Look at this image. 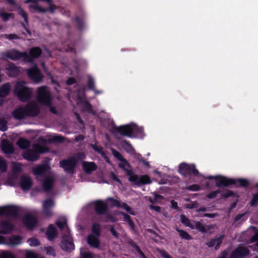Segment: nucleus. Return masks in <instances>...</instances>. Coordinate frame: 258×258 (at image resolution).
<instances>
[{"label": "nucleus", "mask_w": 258, "mask_h": 258, "mask_svg": "<svg viewBox=\"0 0 258 258\" xmlns=\"http://www.w3.org/2000/svg\"><path fill=\"white\" fill-rule=\"evenodd\" d=\"M118 166L125 172L126 175L129 176L128 180L134 183L138 186L150 184L152 182L150 177L148 175H142L139 176L135 174L133 170L125 167V165L122 163H119Z\"/></svg>", "instance_id": "obj_1"}, {"label": "nucleus", "mask_w": 258, "mask_h": 258, "mask_svg": "<svg viewBox=\"0 0 258 258\" xmlns=\"http://www.w3.org/2000/svg\"><path fill=\"white\" fill-rule=\"evenodd\" d=\"M48 151L49 148L47 146L35 143L33 145L32 149L27 150L23 154V157L28 161H35L39 158V154Z\"/></svg>", "instance_id": "obj_2"}, {"label": "nucleus", "mask_w": 258, "mask_h": 258, "mask_svg": "<svg viewBox=\"0 0 258 258\" xmlns=\"http://www.w3.org/2000/svg\"><path fill=\"white\" fill-rule=\"evenodd\" d=\"M14 93L21 101L26 102L31 99L32 90L26 86L25 82L20 81L16 83Z\"/></svg>", "instance_id": "obj_3"}, {"label": "nucleus", "mask_w": 258, "mask_h": 258, "mask_svg": "<svg viewBox=\"0 0 258 258\" xmlns=\"http://www.w3.org/2000/svg\"><path fill=\"white\" fill-rule=\"evenodd\" d=\"M83 154L79 153L77 156H71L67 159H63L59 162V166L63 169L65 172L70 174L75 173V168L78 160L82 158Z\"/></svg>", "instance_id": "obj_4"}, {"label": "nucleus", "mask_w": 258, "mask_h": 258, "mask_svg": "<svg viewBox=\"0 0 258 258\" xmlns=\"http://www.w3.org/2000/svg\"><path fill=\"white\" fill-rule=\"evenodd\" d=\"M178 172L186 177L187 176H198L199 172L194 164H188L182 162L178 166Z\"/></svg>", "instance_id": "obj_5"}, {"label": "nucleus", "mask_w": 258, "mask_h": 258, "mask_svg": "<svg viewBox=\"0 0 258 258\" xmlns=\"http://www.w3.org/2000/svg\"><path fill=\"white\" fill-rule=\"evenodd\" d=\"M51 99L50 92L45 86H42L38 88L37 100L40 104L50 106Z\"/></svg>", "instance_id": "obj_6"}, {"label": "nucleus", "mask_w": 258, "mask_h": 258, "mask_svg": "<svg viewBox=\"0 0 258 258\" xmlns=\"http://www.w3.org/2000/svg\"><path fill=\"white\" fill-rule=\"evenodd\" d=\"M5 56L13 60H18L21 58L23 59V61L25 62V59L29 58L27 55V52L24 51L21 52L17 49H13L10 51L6 52Z\"/></svg>", "instance_id": "obj_7"}, {"label": "nucleus", "mask_w": 258, "mask_h": 258, "mask_svg": "<svg viewBox=\"0 0 258 258\" xmlns=\"http://www.w3.org/2000/svg\"><path fill=\"white\" fill-rule=\"evenodd\" d=\"M250 252L248 247L240 244L231 252L229 258H244L248 255Z\"/></svg>", "instance_id": "obj_8"}, {"label": "nucleus", "mask_w": 258, "mask_h": 258, "mask_svg": "<svg viewBox=\"0 0 258 258\" xmlns=\"http://www.w3.org/2000/svg\"><path fill=\"white\" fill-rule=\"evenodd\" d=\"M106 201L111 207L122 208L130 214L135 215V213L132 209L125 203H121L120 201L116 200L112 197L108 198Z\"/></svg>", "instance_id": "obj_9"}, {"label": "nucleus", "mask_w": 258, "mask_h": 258, "mask_svg": "<svg viewBox=\"0 0 258 258\" xmlns=\"http://www.w3.org/2000/svg\"><path fill=\"white\" fill-rule=\"evenodd\" d=\"M114 130L122 136L130 138L134 137V127L133 125L131 124H127L119 126H115Z\"/></svg>", "instance_id": "obj_10"}, {"label": "nucleus", "mask_w": 258, "mask_h": 258, "mask_svg": "<svg viewBox=\"0 0 258 258\" xmlns=\"http://www.w3.org/2000/svg\"><path fill=\"white\" fill-rule=\"evenodd\" d=\"M216 185L217 187H228L236 184L235 179L222 175H216Z\"/></svg>", "instance_id": "obj_11"}, {"label": "nucleus", "mask_w": 258, "mask_h": 258, "mask_svg": "<svg viewBox=\"0 0 258 258\" xmlns=\"http://www.w3.org/2000/svg\"><path fill=\"white\" fill-rule=\"evenodd\" d=\"M24 108L26 109V115L29 117L36 116L40 111L39 106L34 101L28 102Z\"/></svg>", "instance_id": "obj_12"}, {"label": "nucleus", "mask_w": 258, "mask_h": 258, "mask_svg": "<svg viewBox=\"0 0 258 258\" xmlns=\"http://www.w3.org/2000/svg\"><path fill=\"white\" fill-rule=\"evenodd\" d=\"M27 74L28 77L36 83L41 82L43 78V76L36 67L28 69Z\"/></svg>", "instance_id": "obj_13"}, {"label": "nucleus", "mask_w": 258, "mask_h": 258, "mask_svg": "<svg viewBox=\"0 0 258 258\" xmlns=\"http://www.w3.org/2000/svg\"><path fill=\"white\" fill-rule=\"evenodd\" d=\"M24 225L29 230H32L37 224L38 220L37 218L30 214H26L23 219Z\"/></svg>", "instance_id": "obj_14"}, {"label": "nucleus", "mask_w": 258, "mask_h": 258, "mask_svg": "<svg viewBox=\"0 0 258 258\" xmlns=\"http://www.w3.org/2000/svg\"><path fill=\"white\" fill-rule=\"evenodd\" d=\"M42 49L38 46L33 47L29 50V54L27 53L29 58L25 59V62L32 63L34 58H39L42 54Z\"/></svg>", "instance_id": "obj_15"}, {"label": "nucleus", "mask_w": 258, "mask_h": 258, "mask_svg": "<svg viewBox=\"0 0 258 258\" xmlns=\"http://www.w3.org/2000/svg\"><path fill=\"white\" fill-rule=\"evenodd\" d=\"M94 208L96 213L99 215H104L108 211L107 204L101 200L95 202Z\"/></svg>", "instance_id": "obj_16"}, {"label": "nucleus", "mask_w": 258, "mask_h": 258, "mask_svg": "<svg viewBox=\"0 0 258 258\" xmlns=\"http://www.w3.org/2000/svg\"><path fill=\"white\" fill-rule=\"evenodd\" d=\"M50 169L47 164H42L36 165L32 169L33 173L36 176H43Z\"/></svg>", "instance_id": "obj_17"}, {"label": "nucleus", "mask_w": 258, "mask_h": 258, "mask_svg": "<svg viewBox=\"0 0 258 258\" xmlns=\"http://www.w3.org/2000/svg\"><path fill=\"white\" fill-rule=\"evenodd\" d=\"M20 184L23 190H28L31 188L33 184V181L30 176L22 175L20 179Z\"/></svg>", "instance_id": "obj_18"}, {"label": "nucleus", "mask_w": 258, "mask_h": 258, "mask_svg": "<svg viewBox=\"0 0 258 258\" xmlns=\"http://www.w3.org/2000/svg\"><path fill=\"white\" fill-rule=\"evenodd\" d=\"M61 248L68 252H71L75 248L73 240L70 237L63 238L61 242Z\"/></svg>", "instance_id": "obj_19"}, {"label": "nucleus", "mask_w": 258, "mask_h": 258, "mask_svg": "<svg viewBox=\"0 0 258 258\" xmlns=\"http://www.w3.org/2000/svg\"><path fill=\"white\" fill-rule=\"evenodd\" d=\"M87 242L89 245L94 248H99L100 245V241L99 236H96L94 234H89Z\"/></svg>", "instance_id": "obj_20"}, {"label": "nucleus", "mask_w": 258, "mask_h": 258, "mask_svg": "<svg viewBox=\"0 0 258 258\" xmlns=\"http://www.w3.org/2000/svg\"><path fill=\"white\" fill-rule=\"evenodd\" d=\"M4 212L5 216L16 217L18 216L19 210L16 206L10 205L4 206Z\"/></svg>", "instance_id": "obj_21"}, {"label": "nucleus", "mask_w": 258, "mask_h": 258, "mask_svg": "<svg viewBox=\"0 0 258 258\" xmlns=\"http://www.w3.org/2000/svg\"><path fill=\"white\" fill-rule=\"evenodd\" d=\"M82 168L86 174H89L95 171L97 166L94 162L84 161L82 163Z\"/></svg>", "instance_id": "obj_22"}, {"label": "nucleus", "mask_w": 258, "mask_h": 258, "mask_svg": "<svg viewBox=\"0 0 258 258\" xmlns=\"http://www.w3.org/2000/svg\"><path fill=\"white\" fill-rule=\"evenodd\" d=\"M12 115L16 119L21 120L27 116L26 109L24 107L20 106L12 112Z\"/></svg>", "instance_id": "obj_23"}, {"label": "nucleus", "mask_w": 258, "mask_h": 258, "mask_svg": "<svg viewBox=\"0 0 258 258\" xmlns=\"http://www.w3.org/2000/svg\"><path fill=\"white\" fill-rule=\"evenodd\" d=\"M1 148L5 154H12L14 152L13 145L7 140L2 141Z\"/></svg>", "instance_id": "obj_24"}, {"label": "nucleus", "mask_w": 258, "mask_h": 258, "mask_svg": "<svg viewBox=\"0 0 258 258\" xmlns=\"http://www.w3.org/2000/svg\"><path fill=\"white\" fill-rule=\"evenodd\" d=\"M224 237V235H221L218 238L212 239L206 243V245L209 247H212L215 245V249L217 250L221 245Z\"/></svg>", "instance_id": "obj_25"}, {"label": "nucleus", "mask_w": 258, "mask_h": 258, "mask_svg": "<svg viewBox=\"0 0 258 258\" xmlns=\"http://www.w3.org/2000/svg\"><path fill=\"white\" fill-rule=\"evenodd\" d=\"M1 227L2 230H0V234H7L12 232L14 229V225L11 222L4 221L1 224Z\"/></svg>", "instance_id": "obj_26"}, {"label": "nucleus", "mask_w": 258, "mask_h": 258, "mask_svg": "<svg viewBox=\"0 0 258 258\" xmlns=\"http://www.w3.org/2000/svg\"><path fill=\"white\" fill-rule=\"evenodd\" d=\"M8 75L12 77L18 76L20 73V70L14 63H10L6 67Z\"/></svg>", "instance_id": "obj_27"}, {"label": "nucleus", "mask_w": 258, "mask_h": 258, "mask_svg": "<svg viewBox=\"0 0 258 258\" xmlns=\"http://www.w3.org/2000/svg\"><path fill=\"white\" fill-rule=\"evenodd\" d=\"M53 184V179L50 176H46L44 178L42 186L46 192H49L52 188Z\"/></svg>", "instance_id": "obj_28"}, {"label": "nucleus", "mask_w": 258, "mask_h": 258, "mask_svg": "<svg viewBox=\"0 0 258 258\" xmlns=\"http://www.w3.org/2000/svg\"><path fill=\"white\" fill-rule=\"evenodd\" d=\"M57 235V231L55 227L52 224L49 225L46 231V235L48 239L52 240L56 237Z\"/></svg>", "instance_id": "obj_29"}, {"label": "nucleus", "mask_w": 258, "mask_h": 258, "mask_svg": "<svg viewBox=\"0 0 258 258\" xmlns=\"http://www.w3.org/2000/svg\"><path fill=\"white\" fill-rule=\"evenodd\" d=\"M112 153L116 159H117L119 161L121 162L120 163H122L125 165V167H126V166L128 168L131 167V164L118 151H116L115 149H112Z\"/></svg>", "instance_id": "obj_30"}, {"label": "nucleus", "mask_w": 258, "mask_h": 258, "mask_svg": "<svg viewBox=\"0 0 258 258\" xmlns=\"http://www.w3.org/2000/svg\"><path fill=\"white\" fill-rule=\"evenodd\" d=\"M121 144L122 147L126 152L132 154L135 153V149L129 141L123 140Z\"/></svg>", "instance_id": "obj_31"}, {"label": "nucleus", "mask_w": 258, "mask_h": 258, "mask_svg": "<svg viewBox=\"0 0 258 258\" xmlns=\"http://www.w3.org/2000/svg\"><path fill=\"white\" fill-rule=\"evenodd\" d=\"M11 87L10 83H7L0 87V97L4 98L6 97L10 93Z\"/></svg>", "instance_id": "obj_32"}, {"label": "nucleus", "mask_w": 258, "mask_h": 258, "mask_svg": "<svg viewBox=\"0 0 258 258\" xmlns=\"http://www.w3.org/2000/svg\"><path fill=\"white\" fill-rule=\"evenodd\" d=\"M195 228L198 230L202 233H206L208 230H210L211 227L209 225H203L200 221H196L194 225Z\"/></svg>", "instance_id": "obj_33"}, {"label": "nucleus", "mask_w": 258, "mask_h": 258, "mask_svg": "<svg viewBox=\"0 0 258 258\" xmlns=\"http://www.w3.org/2000/svg\"><path fill=\"white\" fill-rule=\"evenodd\" d=\"M121 215L123 217V221L127 223L128 225L130 227V229L131 230H134L135 229V224L134 222L133 221L131 216L128 215V214H126L124 212H121Z\"/></svg>", "instance_id": "obj_34"}, {"label": "nucleus", "mask_w": 258, "mask_h": 258, "mask_svg": "<svg viewBox=\"0 0 258 258\" xmlns=\"http://www.w3.org/2000/svg\"><path fill=\"white\" fill-rule=\"evenodd\" d=\"M17 144L20 149H25L30 146V142L25 138H21L18 140Z\"/></svg>", "instance_id": "obj_35"}, {"label": "nucleus", "mask_w": 258, "mask_h": 258, "mask_svg": "<svg viewBox=\"0 0 258 258\" xmlns=\"http://www.w3.org/2000/svg\"><path fill=\"white\" fill-rule=\"evenodd\" d=\"M236 181V184H234L236 187H242L244 188H247L249 185L248 180L245 178H238Z\"/></svg>", "instance_id": "obj_36"}, {"label": "nucleus", "mask_w": 258, "mask_h": 258, "mask_svg": "<svg viewBox=\"0 0 258 258\" xmlns=\"http://www.w3.org/2000/svg\"><path fill=\"white\" fill-rule=\"evenodd\" d=\"M92 233L91 234H94L97 236H100L101 227L100 224L98 223H94L92 226Z\"/></svg>", "instance_id": "obj_37"}, {"label": "nucleus", "mask_w": 258, "mask_h": 258, "mask_svg": "<svg viewBox=\"0 0 258 258\" xmlns=\"http://www.w3.org/2000/svg\"><path fill=\"white\" fill-rule=\"evenodd\" d=\"M180 221L181 223L186 227H188L192 229H195L194 225L191 223L190 220L187 218L184 215H180Z\"/></svg>", "instance_id": "obj_38"}, {"label": "nucleus", "mask_w": 258, "mask_h": 258, "mask_svg": "<svg viewBox=\"0 0 258 258\" xmlns=\"http://www.w3.org/2000/svg\"><path fill=\"white\" fill-rule=\"evenodd\" d=\"M176 230L178 232L180 237L182 239L187 240H189L192 239V237L186 231L180 229L178 228H176Z\"/></svg>", "instance_id": "obj_39"}, {"label": "nucleus", "mask_w": 258, "mask_h": 258, "mask_svg": "<svg viewBox=\"0 0 258 258\" xmlns=\"http://www.w3.org/2000/svg\"><path fill=\"white\" fill-rule=\"evenodd\" d=\"M22 238L20 236H13L10 238L9 243L11 245H15L21 243Z\"/></svg>", "instance_id": "obj_40"}, {"label": "nucleus", "mask_w": 258, "mask_h": 258, "mask_svg": "<svg viewBox=\"0 0 258 258\" xmlns=\"http://www.w3.org/2000/svg\"><path fill=\"white\" fill-rule=\"evenodd\" d=\"M29 8L31 9H33L36 11H37L39 13H46V10H45V8H42L37 3L30 5Z\"/></svg>", "instance_id": "obj_41"}, {"label": "nucleus", "mask_w": 258, "mask_h": 258, "mask_svg": "<svg viewBox=\"0 0 258 258\" xmlns=\"http://www.w3.org/2000/svg\"><path fill=\"white\" fill-rule=\"evenodd\" d=\"M134 127V137L139 136L142 137L144 133L143 128L142 127H139L137 125H133Z\"/></svg>", "instance_id": "obj_42"}, {"label": "nucleus", "mask_w": 258, "mask_h": 258, "mask_svg": "<svg viewBox=\"0 0 258 258\" xmlns=\"http://www.w3.org/2000/svg\"><path fill=\"white\" fill-rule=\"evenodd\" d=\"M17 12L18 14L24 19L25 22L28 24L29 22L28 17L26 12L21 7L19 8Z\"/></svg>", "instance_id": "obj_43"}, {"label": "nucleus", "mask_w": 258, "mask_h": 258, "mask_svg": "<svg viewBox=\"0 0 258 258\" xmlns=\"http://www.w3.org/2000/svg\"><path fill=\"white\" fill-rule=\"evenodd\" d=\"M65 138L61 135H56L50 139L51 143H61L64 141Z\"/></svg>", "instance_id": "obj_44"}, {"label": "nucleus", "mask_w": 258, "mask_h": 258, "mask_svg": "<svg viewBox=\"0 0 258 258\" xmlns=\"http://www.w3.org/2000/svg\"><path fill=\"white\" fill-rule=\"evenodd\" d=\"M0 258H16V257L9 251L3 250L0 252Z\"/></svg>", "instance_id": "obj_45"}, {"label": "nucleus", "mask_w": 258, "mask_h": 258, "mask_svg": "<svg viewBox=\"0 0 258 258\" xmlns=\"http://www.w3.org/2000/svg\"><path fill=\"white\" fill-rule=\"evenodd\" d=\"M12 169L15 173H20L22 171V164L18 162H14L12 164Z\"/></svg>", "instance_id": "obj_46"}, {"label": "nucleus", "mask_w": 258, "mask_h": 258, "mask_svg": "<svg viewBox=\"0 0 258 258\" xmlns=\"http://www.w3.org/2000/svg\"><path fill=\"white\" fill-rule=\"evenodd\" d=\"M87 87L89 90L96 91L95 89V81L91 76L88 77L87 81Z\"/></svg>", "instance_id": "obj_47"}, {"label": "nucleus", "mask_w": 258, "mask_h": 258, "mask_svg": "<svg viewBox=\"0 0 258 258\" xmlns=\"http://www.w3.org/2000/svg\"><path fill=\"white\" fill-rule=\"evenodd\" d=\"M137 159L140 162H142L147 168H149L150 167V165L149 162L146 160V159L142 156V155L140 154H138L137 155Z\"/></svg>", "instance_id": "obj_48"}, {"label": "nucleus", "mask_w": 258, "mask_h": 258, "mask_svg": "<svg viewBox=\"0 0 258 258\" xmlns=\"http://www.w3.org/2000/svg\"><path fill=\"white\" fill-rule=\"evenodd\" d=\"M75 20L77 23L78 25V29L79 30H82L83 29L84 27V23L83 20L79 16H76L75 18Z\"/></svg>", "instance_id": "obj_49"}, {"label": "nucleus", "mask_w": 258, "mask_h": 258, "mask_svg": "<svg viewBox=\"0 0 258 258\" xmlns=\"http://www.w3.org/2000/svg\"><path fill=\"white\" fill-rule=\"evenodd\" d=\"M83 109L85 111H86L89 113H92L93 111L92 105L87 101L84 102L83 104Z\"/></svg>", "instance_id": "obj_50"}, {"label": "nucleus", "mask_w": 258, "mask_h": 258, "mask_svg": "<svg viewBox=\"0 0 258 258\" xmlns=\"http://www.w3.org/2000/svg\"><path fill=\"white\" fill-rule=\"evenodd\" d=\"M7 169V166L6 160L2 158H0V172H6Z\"/></svg>", "instance_id": "obj_51"}, {"label": "nucleus", "mask_w": 258, "mask_h": 258, "mask_svg": "<svg viewBox=\"0 0 258 258\" xmlns=\"http://www.w3.org/2000/svg\"><path fill=\"white\" fill-rule=\"evenodd\" d=\"M29 244L31 246H37L40 245V241L35 238H30L28 240Z\"/></svg>", "instance_id": "obj_52"}, {"label": "nucleus", "mask_w": 258, "mask_h": 258, "mask_svg": "<svg viewBox=\"0 0 258 258\" xmlns=\"http://www.w3.org/2000/svg\"><path fill=\"white\" fill-rule=\"evenodd\" d=\"M13 16V13H8L6 12L0 13V17L2 18L4 22H7L10 17H12Z\"/></svg>", "instance_id": "obj_53"}, {"label": "nucleus", "mask_w": 258, "mask_h": 258, "mask_svg": "<svg viewBox=\"0 0 258 258\" xmlns=\"http://www.w3.org/2000/svg\"><path fill=\"white\" fill-rule=\"evenodd\" d=\"M44 249L45 250L46 253L47 255H52L53 256H55L56 254L54 248L50 246L45 247Z\"/></svg>", "instance_id": "obj_54"}, {"label": "nucleus", "mask_w": 258, "mask_h": 258, "mask_svg": "<svg viewBox=\"0 0 258 258\" xmlns=\"http://www.w3.org/2000/svg\"><path fill=\"white\" fill-rule=\"evenodd\" d=\"M7 121L4 119H0V130L5 132L8 130Z\"/></svg>", "instance_id": "obj_55"}, {"label": "nucleus", "mask_w": 258, "mask_h": 258, "mask_svg": "<svg viewBox=\"0 0 258 258\" xmlns=\"http://www.w3.org/2000/svg\"><path fill=\"white\" fill-rule=\"evenodd\" d=\"M250 206L252 207H256L258 204V196L255 194L253 195L252 198L250 201Z\"/></svg>", "instance_id": "obj_56"}, {"label": "nucleus", "mask_w": 258, "mask_h": 258, "mask_svg": "<svg viewBox=\"0 0 258 258\" xmlns=\"http://www.w3.org/2000/svg\"><path fill=\"white\" fill-rule=\"evenodd\" d=\"M186 189L190 191H199L201 190V187L198 184H192L186 187Z\"/></svg>", "instance_id": "obj_57"}, {"label": "nucleus", "mask_w": 258, "mask_h": 258, "mask_svg": "<svg viewBox=\"0 0 258 258\" xmlns=\"http://www.w3.org/2000/svg\"><path fill=\"white\" fill-rule=\"evenodd\" d=\"M56 224L60 230H62L67 225V220L65 219L63 220H57Z\"/></svg>", "instance_id": "obj_58"}, {"label": "nucleus", "mask_w": 258, "mask_h": 258, "mask_svg": "<svg viewBox=\"0 0 258 258\" xmlns=\"http://www.w3.org/2000/svg\"><path fill=\"white\" fill-rule=\"evenodd\" d=\"M53 204L54 203L52 199H47L44 201L43 207L45 208H51L52 207H53Z\"/></svg>", "instance_id": "obj_59"}, {"label": "nucleus", "mask_w": 258, "mask_h": 258, "mask_svg": "<svg viewBox=\"0 0 258 258\" xmlns=\"http://www.w3.org/2000/svg\"><path fill=\"white\" fill-rule=\"evenodd\" d=\"M82 258H94L93 253L90 251L81 253Z\"/></svg>", "instance_id": "obj_60"}, {"label": "nucleus", "mask_w": 258, "mask_h": 258, "mask_svg": "<svg viewBox=\"0 0 258 258\" xmlns=\"http://www.w3.org/2000/svg\"><path fill=\"white\" fill-rule=\"evenodd\" d=\"M221 191L219 189L216 190L215 191H213L210 193H209L207 196V197L209 199H213L216 197L217 195L220 193Z\"/></svg>", "instance_id": "obj_61"}, {"label": "nucleus", "mask_w": 258, "mask_h": 258, "mask_svg": "<svg viewBox=\"0 0 258 258\" xmlns=\"http://www.w3.org/2000/svg\"><path fill=\"white\" fill-rule=\"evenodd\" d=\"M4 37L9 40H13V39H19V36L15 34H4Z\"/></svg>", "instance_id": "obj_62"}, {"label": "nucleus", "mask_w": 258, "mask_h": 258, "mask_svg": "<svg viewBox=\"0 0 258 258\" xmlns=\"http://www.w3.org/2000/svg\"><path fill=\"white\" fill-rule=\"evenodd\" d=\"M109 231L111 232V234L116 239L119 238V233L116 231L114 226L113 225H111L109 228Z\"/></svg>", "instance_id": "obj_63"}, {"label": "nucleus", "mask_w": 258, "mask_h": 258, "mask_svg": "<svg viewBox=\"0 0 258 258\" xmlns=\"http://www.w3.org/2000/svg\"><path fill=\"white\" fill-rule=\"evenodd\" d=\"M250 240L252 243L256 242L255 245L258 247V231L252 236Z\"/></svg>", "instance_id": "obj_64"}]
</instances>
